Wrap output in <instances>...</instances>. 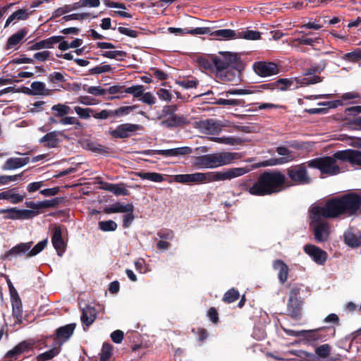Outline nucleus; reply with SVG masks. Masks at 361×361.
Returning a JSON list of instances; mask_svg holds the SVG:
<instances>
[{"instance_id":"e433bc0d","label":"nucleus","mask_w":361,"mask_h":361,"mask_svg":"<svg viewBox=\"0 0 361 361\" xmlns=\"http://www.w3.org/2000/svg\"><path fill=\"white\" fill-rule=\"evenodd\" d=\"M213 104L219 105V106H245V102L243 99H228V97H226V99H215V101L213 102Z\"/></svg>"},{"instance_id":"a18cd8bd","label":"nucleus","mask_w":361,"mask_h":361,"mask_svg":"<svg viewBox=\"0 0 361 361\" xmlns=\"http://www.w3.org/2000/svg\"><path fill=\"white\" fill-rule=\"evenodd\" d=\"M295 80L297 82L301 85H308L321 82L322 81V78L318 75H312L300 80L295 78Z\"/></svg>"},{"instance_id":"bb28decb","label":"nucleus","mask_w":361,"mask_h":361,"mask_svg":"<svg viewBox=\"0 0 361 361\" xmlns=\"http://www.w3.org/2000/svg\"><path fill=\"white\" fill-rule=\"evenodd\" d=\"M273 268L278 271V278L281 284H284L288 279L289 268L281 259H276L273 262Z\"/></svg>"},{"instance_id":"603ef678","label":"nucleus","mask_w":361,"mask_h":361,"mask_svg":"<svg viewBox=\"0 0 361 361\" xmlns=\"http://www.w3.org/2000/svg\"><path fill=\"white\" fill-rule=\"evenodd\" d=\"M144 87L141 85H133L125 88L124 92L131 94L134 97H140L143 94Z\"/></svg>"},{"instance_id":"423d86ee","label":"nucleus","mask_w":361,"mask_h":361,"mask_svg":"<svg viewBox=\"0 0 361 361\" xmlns=\"http://www.w3.org/2000/svg\"><path fill=\"white\" fill-rule=\"evenodd\" d=\"M178 110V106L173 105L164 106L161 110L160 118L163 119L161 125L165 128L171 129L185 126L190 123V121L187 116L183 114H178L176 112Z\"/></svg>"},{"instance_id":"bf43d9fd","label":"nucleus","mask_w":361,"mask_h":361,"mask_svg":"<svg viewBox=\"0 0 361 361\" xmlns=\"http://www.w3.org/2000/svg\"><path fill=\"white\" fill-rule=\"evenodd\" d=\"M47 243V238L37 243V245L28 252L27 257H33L39 254L45 248Z\"/></svg>"},{"instance_id":"f3484780","label":"nucleus","mask_w":361,"mask_h":361,"mask_svg":"<svg viewBox=\"0 0 361 361\" xmlns=\"http://www.w3.org/2000/svg\"><path fill=\"white\" fill-rule=\"evenodd\" d=\"M34 343L30 341H23L8 350L5 357L10 360H17L23 353H27L32 350Z\"/></svg>"},{"instance_id":"f704fd0d","label":"nucleus","mask_w":361,"mask_h":361,"mask_svg":"<svg viewBox=\"0 0 361 361\" xmlns=\"http://www.w3.org/2000/svg\"><path fill=\"white\" fill-rule=\"evenodd\" d=\"M30 87L32 90L33 95H44L49 96L51 94L52 90L46 87L44 82L40 81H34L31 83Z\"/></svg>"},{"instance_id":"37998d69","label":"nucleus","mask_w":361,"mask_h":361,"mask_svg":"<svg viewBox=\"0 0 361 361\" xmlns=\"http://www.w3.org/2000/svg\"><path fill=\"white\" fill-rule=\"evenodd\" d=\"M240 297V293L238 290L232 288L227 290L223 297V301L226 303H232L237 300Z\"/></svg>"},{"instance_id":"0e129e2a","label":"nucleus","mask_w":361,"mask_h":361,"mask_svg":"<svg viewBox=\"0 0 361 361\" xmlns=\"http://www.w3.org/2000/svg\"><path fill=\"white\" fill-rule=\"evenodd\" d=\"M71 12L70 5L66 4L61 7L56 8L52 13L49 20L54 18H59L60 16Z\"/></svg>"},{"instance_id":"dca6fc26","label":"nucleus","mask_w":361,"mask_h":361,"mask_svg":"<svg viewBox=\"0 0 361 361\" xmlns=\"http://www.w3.org/2000/svg\"><path fill=\"white\" fill-rule=\"evenodd\" d=\"M335 157L340 161H348L353 165L361 166V152L347 149L335 152Z\"/></svg>"},{"instance_id":"7c9ffc66","label":"nucleus","mask_w":361,"mask_h":361,"mask_svg":"<svg viewBox=\"0 0 361 361\" xmlns=\"http://www.w3.org/2000/svg\"><path fill=\"white\" fill-rule=\"evenodd\" d=\"M30 162L29 157H11L8 159L2 166L3 170H13L23 167Z\"/></svg>"},{"instance_id":"a211bd4d","label":"nucleus","mask_w":361,"mask_h":361,"mask_svg":"<svg viewBox=\"0 0 361 361\" xmlns=\"http://www.w3.org/2000/svg\"><path fill=\"white\" fill-rule=\"evenodd\" d=\"M304 252L308 255L314 262L320 265L326 262L328 257L326 252L312 244L305 245Z\"/></svg>"},{"instance_id":"a19ab883","label":"nucleus","mask_w":361,"mask_h":361,"mask_svg":"<svg viewBox=\"0 0 361 361\" xmlns=\"http://www.w3.org/2000/svg\"><path fill=\"white\" fill-rule=\"evenodd\" d=\"M60 351H61L60 348H56V347L53 348L44 353L39 354L36 357L37 361L50 360L52 358H54V357H56V355H58L59 354Z\"/></svg>"},{"instance_id":"8fccbe9b","label":"nucleus","mask_w":361,"mask_h":361,"mask_svg":"<svg viewBox=\"0 0 361 361\" xmlns=\"http://www.w3.org/2000/svg\"><path fill=\"white\" fill-rule=\"evenodd\" d=\"M99 228L103 231H114L116 230L117 224L113 220L102 221L98 223Z\"/></svg>"},{"instance_id":"0eeeda50","label":"nucleus","mask_w":361,"mask_h":361,"mask_svg":"<svg viewBox=\"0 0 361 361\" xmlns=\"http://www.w3.org/2000/svg\"><path fill=\"white\" fill-rule=\"evenodd\" d=\"M252 169V167L250 166H245L244 167L227 169L222 171L207 172V183L231 180L249 173Z\"/></svg>"},{"instance_id":"338daca9","label":"nucleus","mask_w":361,"mask_h":361,"mask_svg":"<svg viewBox=\"0 0 361 361\" xmlns=\"http://www.w3.org/2000/svg\"><path fill=\"white\" fill-rule=\"evenodd\" d=\"M123 184H113L111 192L116 196L119 195H128L129 191L122 186Z\"/></svg>"},{"instance_id":"ddd939ff","label":"nucleus","mask_w":361,"mask_h":361,"mask_svg":"<svg viewBox=\"0 0 361 361\" xmlns=\"http://www.w3.org/2000/svg\"><path fill=\"white\" fill-rule=\"evenodd\" d=\"M142 129L143 127L141 125L126 123L118 125L114 130H109V133L114 139H125Z\"/></svg>"},{"instance_id":"ea45409f","label":"nucleus","mask_w":361,"mask_h":361,"mask_svg":"<svg viewBox=\"0 0 361 361\" xmlns=\"http://www.w3.org/2000/svg\"><path fill=\"white\" fill-rule=\"evenodd\" d=\"M83 40L82 39L76 38L68 42L67 41L62 39L59 44L58 48L62 51H66L70 48H78L82 44Z\"/></svg>"},{"instance_id":"4be33fe9","label":"nucleus","mask_w":361,"mask_h":361,"mask_svg":"<svg viewBox=\"0 0 361 361\" xmlns=\"http://www.w3.org/2000/svg\"><path fill=\"white\" fill-rule=\"evenodd\" d=\"M216 76L223 82H240V75L236 70L228 68L221 71H216Z\"/></svg>"},{"instance_id":"aec40b11","label":"nucleus","mask_w":361,"mask_h":361,"mask_svg":"<svg viewBox=\"0 0 361 361\" xmlns=\"http://www.w3.org/2000/svg\"><path fill=\"white\" fill-rule=\"evenodd\" d=\"M75 327L76 324L72 323L58 328L55 332L54 339L61 344L66 342L73 336Z\"/></svg>"},{"instance_id":"473e14b6","label":"nucleus","mask_w":361,"mask_h":361,"mask_svg":"<svg viewBox=\"0 0 361 361\" xmlns=\"http://www.w3.org/2000/svg\"><path fill=\"white\" fill-rule=\"evenodd\" d=\"M344 242L351 247H357L361 245V235H357L350 231L344 233Z\"/></svg>"},{"instance_id":"1a4fd4ad","label":"nucleus","mask_w":361,"mask_h":361,"mask_svg":"<svg viewBox=\"0 0 361 361\" xmlns=\"http://www.w3.org/2000/svg\"><path fill=\"white\" fill-rule=\"evenodd\" d=\"M331 329L329 326H323L312 330H302L292 335L302 337L307 343H316L319 341H326L329 338V335L326 333L328 330Z\"/></svg>"},{"instance_id":"5701e85b","label":"nucleus","mask_w":361,"mask_h":361,"mask_svg":"<svg viewBox=\"0 0 361 361\" xmlns=\"http://www.w3.org/2000/svg\"><path fill=\"white\" fill-rule=\"evenodd\" d=\"M63 39H65V37L62 35L52 36L35 43L33 45L29 47V49L39 50L42 49H51L54 47V44L60 43V42Z\"/></svg>"},{"instance_id":"f03ea898","label":"nucleus","mask_w":361,"mask_h":361,"mask_svg":"<svg viewBox=\"0 0 361 361\" xmlns=\"http://www.w3.org/2000/svg\"><path fill=\"white\" fill-rule=\"evenodd\" d=\"M286 175L280 171H265L253 183L252 192L259 197L276 195L286 189Z\"/></svg>"},{"instance_id":"13d9d810","label":"nucleus","mask_w":361,"mask_h":361,"mask_svg":"<svg viewBox=\"0 0 361 361\" xmlns=\"http://www.w3.org/2000/svg\"><path fill=\"white\" fill-rule=\"evenodd\" d=\"M136 106H123L113 110V116H123L133 111Z\"/></svg>"},{"instance_id":"58836bf2","label":"nucleus","mask_w":361,"mask_h":361,"mask_svg":"<svg viewBox=\"0 0 361 361\" xmlns=\"http://www.w3.org/2000/svg\"><path fill=\"white\" fill-rule=\"evenodd\" d=\"M339 54H342L340 57L345 61L352 62V63H357L361 61V49L357 48L352 52H348L346 54H343L342 51H340Z\"/></svg>"},{"instance_id":"49530a36","label":"nucleus","mask_w":361,"mask_h":361,"mask_svg":"<svg viewBox=\"0 0 361 361\" xmlns=\"http://www.w3.org/2000/svg\"><path fill=\"white\" fill-rule=\"evenodd\" d=\"M214 56H212L211 59L205 57H200L197 59V63L200 66L204 68L205 70L212 71L215 68Z\"/></svg>"},{"instance_id":"9d476101","label":"nucleus","mask_w":361,"mask_h":361,"mask_svg":"<svg viewBox=\"0 0 361 361\" xmlns=\"http://www.w3.org/2000/svg\"><path fill=\"white\" fill-rule=\"evenodd\" d=\"M71 113L72 109L68 105L61 103L54 104L51 108V116L48 118V123L66 126V123H63V120L65 118H69L68 114Z\"/></svg>"},{"instance_id":"20e7f679","label":"nucleus","mask_w":361,"mask_h":361,"mask_svg":"<svg viewBox=\"0 0 361 361\" xmlns=\"http://www.w3.org/2000/svg\"><path fill=\"white\" fill-rule=\"evenodd\" d=\"M214 63L216 71L231 68L238 73H242L245 68V63L241 60L240 54L231 51H220L219 56H214Z\"/></svg>"},{"instance_id":"052dcab7","label":"nucleus","mask_w":361,"mask_h":361,"mask_svg":"<svg viewBox=\"0 0 361 361\" xmlns=\"http://www.w3.org/2000/svg\"><path fill=\"white\" fill-rule=\"evenodd\" d=\"M40 214L39 211L19 209L18 219H30Z\"/></svg>"},{"instance_id":"4d7b16f0","label":"nucleus","mask_w":361,"mask_h":361,"mask_svg":"<svg viewBox=\"0 0 361 361\" xmlns=\"http://www.w3.org/2000/svg\"><path fill=\"white\" fill-rule=\"evenodd\" d=\"M74 111L82 119H88L91 116V114L94 112V110L90 108H82L79 106L74 107Z\"/></svg>"},{"instance_id":"680f3d73","label":"nucleus","mask_w":361,"mask_h":361,"mask_svg":"<svg viewBox=\"0 0 361 361\" xmlns=\"http://www.w3.org/2000/svg\"><path fill=\"white\" fill-rule=\"evenodd\" d=\"M83 90L94 96H103L106 93V90L102 88L100 86H91L86 89V85H84Z\"/></svg>"},{"instance_id":"6e6d98bb","label":"nucleus","mask_w":361,"mask_h":361,"mask_svg":"<svg viewBox=\"0 0 361 361\" xmlns=\"http://www.w3.org/2000/svg\"><path fill=\"white\" fill-rule=\"evenodd\" d=\"M211 140L212 141L223 143L226 145H234L236 144H239L240 142V138L233 137H212Z\"/></svg>"},{"instance_id":"b1692460","label":"nucleus","mask_w":361,"mask_h":361,"mask_svg":"<svg viewBox=\"0 0 361 361\" xmlns=\"http://www.w3.org/2000/svg\"><path fill=\"white\" fill-rule=\"evenodd\" d=\"M32 242L21 243L12 247L11 250L4 253V259L11 260L12 257L18 255L24 254L27 252L32 247Z\"/></svg>"},{"instance_id":"5fc2aeb1","label":"nucleus","mask_w":361,"mask_h":361,"mask_svg":"<svg viewBox=\"0 0 361 361\" xmlns=\"http://www.w3.org/2000/svg\"><path fill=\"white\" fill-rule=\"evenodd\" d=\"M16 188H13L8 190V199L12 204H18L23 201L25 195L15 193Z\"/></svg>"},{"instance_id":"6e6552de","label":"nucleus","mask_w":361,"mask_h":361,"mask_svg":"<svg viewBox=\"0 0 361 361\" xmlns=\"http://www.w3.org/2000/svg\"><path fill=\"white\" fill-rule=\"evenodd\" d=\"M307 161L300 164L293 165L286 169V174L291 181L290 185H307L311 183L312 178L308 175L307 170Z\"/></svg>"},{"instance_id":"f257e3e1","label":"nucleus","mask_w":361,"mask_h":361,"mask_svg":"<svg viewBox=\"0 0 361 361\" xmlns=\"http://www.w3.org/2000/svg\"><path fill=\"white\" fill-rule=\"evenodd\" d=\"M360 205L361 196L356 192H348L327 200L323 206H312L309 214L315 240L324 243L329 238V224L322 219L354 216L357 214Z\"/></svg>"},{"instance_id":"39448f33","label":"nucleus","mask_w":361,"mask_h":361,"mask_svg":"<svg viewBox=\"0 0 361 361\" xmlns=\"http://www.w3.org/2000/svg\"><path fill=\"white\" fill-rule=\"evenodd\" d=\"M338 158L335 153L332 156H324L311 159L307 161L308 168L317 169L322 174L335 176L341 172V169L337 162Z\"/></svg>"},{"instance_id":"7ed1b4c3","label":"nucleus","mask_w":361,"mask_h":361,"mask_svg":"<svg viewBox=\"0 0 361 361\" xmlns=\"http://www.w3.org/2000/svg\"><path fill=\"white\" fill-rule=\"evenodd\" d=\"M240 158L237 152H221L197 157L194 164L200 169H214L231 164Z\"/></svg>"},{"instance_id":"79ce46f5","label":"nucleus","mask_w":361,"mask_h":361,"mask_svg":"<svg viewBox=\"0 0 361 361\" xmlns=\"http://www.w3.org/2000/svg\"><path fill=\"white\" fill-rule=\"evenodd\" d=\"M127 52L125 51H104L101 53V56L105 58L123 61L127 56Z\"/></svg>"},{"instance_id":"2eb2a0df","label":"nucleus","mask_w":361,"mask_h":361,"mask_svg":"<svg viewBox=\"0 0 361 361\" xmlns=\"http://www.w3.org/2000/svg\"><path fill=\"white\" fill-rule=\"evenodd\" d=\"M80 320L82 324L83 330L87 331L89 327L94 322L97 317V311L94 307L86 305L80 308Z\"/></svg>"},{"instance_id":"393cba45","label":"nucleus","mask_w":361,"mask_h":361,"mask_svg":"<svg viewBox=\"0 0 361 361\" xmlns=\"http://www.w3.org/2000/svg\"><path fill=\"white\" fill-rule=\"evenodd\" d=\"M302 304L301 300L288 299L287 303L288 314L294 319H299L301 318L302 314Z\"/></svg>"},{"instance_id":"c9c22d12","label":"nucleus","mask_w":361,"mask_h":361,"mask_svg":"<svg viewBox=\"0 0 361 361\" xmlns=\"http://www.w3.org/2000/svg\"><path fill=\"white\" fill-rule=\"evenodd\" d=\"M59 134V132L57 131H52L48 133L46 135H44L42 137H41L39 142L41 143L47 142L46 146L49 148L56 147L59 142V140L58 138Z\"/></svg>"},{"instance_id":"2f4dec72","label":"nucleus","mask_w":361,"mask_h":361,"mask_svg":"<svg viewBox=\"0 0 361 361\" xmlns=\"http://www.w3.org/2000/svg\"><path fill=\"white\" fill-rule=\"evenodd\" d=\"M210 35L219 39H237V31L231 29H221L212 31Z\"/></svg>"},{"instance_id":"cd10ccee","label":"nucleus","mask_w":361,"mask_h":361,"mask_svg":"<svg viewBox=\"0 0 361 361\" xmlns=\"http://www.w3.org/2000/svg\"><path fill=\"white\" fill-rule=\"evenodd\" d=\"M12 314L16 319V323L21 324L23 322V305L18 294L11 299Z\"/></svg>"},{"instance_id":"de8ad7c7","label":"nucleus","mask_w":361,"mask_h":361,"mask_svg":"<svg viewBox=\"0 0 361 361\" xmlns=\"http://www.w3.org/2000/svg\"><path fill=\"white\" fill-rule=\"evenodd\" d=\"M331 346L328 344H322L319 346H317L315 350V354L321 358H326L331 353Z\"/></svg>"},{"instance_id":"c756f323","label":"nucleus","mask_w":361,"mask_h":361,"mask_svg":"<svg viewBox=\"0 0 361 361\" xmlns=\"http://www.w3.org/2000/svg\"><path fill=\"white\" fill-rule=\"evenodd\" d=\"M104 212L108 214L113 213L133 212L134 206L130 203L124 205L123 203L117 202L109 207H105Z\"/></svg>"},{"instance_id":"a878e982","label":"nucleus","mask_w":361,"mask_h":361,"mask_svg":"<svg viewBox=\"0 0 361 361\" xmlns=\"http://www.w3.org/2000/svg\"><path fill=\"white\" fill-rule=\"evenodd\" d=\"M28 34V29L23 27L13 34L7 40L6 49L15 48L16 46L23 42V39Z\"/></svg>"},{"instance_id":"412c9836","label":"nucleus","mask_w":361,"mask_h":361,"mask_svg":"<svg viewBox=\"0 0 361 361\" xmlns=\"http://www.w3.org/2000/svg\"><path fill=\"white\" fill-rule=\"evenodd\" d=\"M198 128L202 133L209 135H218L221 130V126L212 118L200 121Z\"/></svg>"},{"instance_id":"9b49d317","label":"nucleus","mask_w":361,"mask_h":361,"mask_svg":"<svg viewBox=\"0 0 361 361\" xmlns=\"http://www.w3.org/2000/svg\"><path fill=\"white\" fill-rule=\"evenodd\" d=\"M253 71L259 77L267 78L277 75L279 66L274 62L267 61H255L252 64Z\"/></svg>"},{"instance_id":"c85d7f7f","label":"nucleus","mask_w":361,"mask_h":361,"mask_svg":"<svg viewBox=\"0 0 361 361\" xmlns=\"http://www.w3.org/2000/svg\"><path fill=\"white\" fill-rule=\"evenodd\" d=\"M298 32L302 34V36L293 40V42H297L298 44L313 47L315 44H320L322 42V39L321 37H308L309 35H313V33L311 32H305V31L301 30L298 31Z\"/></svg>"},{"instance_id":"6ab92c4d","label":"nucleus","mask_w":361,"mask_h":361,"mask_svg":"<svg viewBox=\"0 0 361 361\" xmlns=\"http://www.w3.org/2000/svg\"><path fill=\"white\" fill-rule=\"evenodd\" d=\"M51 243L58 255L61 256L66 251V245L62 238L61 226H56L53 228Z\"/></svg>"},{"instance_id":"4468645a","label":"nucleus","mask_w":361,"mask_h":361,"mask_svg":"<svg viewBox=\"0 0 361 361\" xmlns=\"http://www.w3.org/2000/svg\"><path fill=\"white\" fill-rule=\"evenodd\" d=\"M173 180L176 183L182 184L207 183V172H196L194 173L178 174L173 176Z\"/></svg>"},{"instance_id":"3c124183","label":"nucleus","mask_w":361,"mask_h":361,"mask_svg":"<svg viewBox=\"0 0 361 361\" xmlns=\"http://www.w3.org/2000/svg\"><path fill=\"white\" fill-rule=\"evenodd\" d=\"M157 236L163 240L171 241L175 237L174 232L169 228H161L157 233Z\"/></svg>"},{"instance_id":"f8f14e48","label":"nucleus","mask_w":361,"mask_h":361,"mask_svg":"<svg viewBox=\"0 0 361 361\" xmlns=\"http://www.w3.org/2000/svg\"><path fill=\"white\" fill-rule=\"evenodd\" d=\"M276 152L278 153V154L282 156V157L271 158L269 159L265 160L262 162L261 166L266 167L281 165L292 161L295 159V156L293 151L290 150L286 147H277L276 148Z\"/></svg>"},{"instance_id":"e2e57ef3","label":"nucleus","mask_w":361,"mask_h":361,"mask_svg":"<svg viewBox=\"0 0 361 361\" xmlns=\"http://www.w3.org/2000/svg\"><path fill=\"white\" fill-rule=\"evenodd\" d=\"M251 179L242 180L238 183V187L240 190L248 192L250 195L257 196V194L252 192L253 185H251Z\"/></svg>"},{"instance_id":"c03bdc74","label":"nucleus","mask_w":361,"mask_h":361,"mask_svg":"<svg viewBox=\"0 0 361 361\" xmlns=\"http://www.w3.org/2000/svg\"><path fill=\"white\" fill-rule=\"evenodd\" d=\"M90 17V13H73L70 15H66L63 16L58 22L63 23L64 22L72 20H82Z\"/></svg>"},{"instance_id":"72a5a7b5","label":"nucleus","mask_w":361,"mask_h":361,"mask_svg":"<svg viewBox=\"0 0 361 361\" xmlns=\"http://www.w3.org/2000/svg\"><path fill=\"white\" fill-rule=\"evenodd\" d=\"M261 38V32L257 30H249L247 28L237 31V39H244L247 40H257Z\"/></svg>"},{"instance_id":"864d4df0","label":"nucleus","mask_w":361,"mask_h":361,"mask_svg":"<svg viewBox=\"0 0 361 361\" xmlns=\"http://www.w3.org/2000/svg\"><path fill=\"white\" fill-rule=\"evenodd\" d=\"M63 197H57L51 200L42 201V209L56 208L59 204L63 202Z\"/></svg>"},{"instance_id":"69168bd1","label":"nucleus","mask_w":361,"mask_h":361,"mask_svg":"<svg viewBox=\"0 0 361 361\" xmlns=\"http://www.w3.org/2000/svg\"><path fill=\"white\" fill-rule=\"evenodd\" d=\"M63 122L66 123V126L74 125L75 130H81L83 128L82 123L76 117H74V116H71L69 118H65L63 120Z\"/></svg>"},{"instance_id":"09e8293b","label":"nucleus","mask_w":361,"mask_h":361,"mask_svg":"<svg viewBox=\"0 0 361 361\" xmlns=\"http://www.w3.org/2000/svg\"><path fill=\"white\" fill-rule=\"evenodd\" d=\"M18 212L19 209H17L16 207L0 209V214H5V215L4 216V219H18Z\"/></svg>"},{"instance_id":"774afa93","label":"nucleus","mask_w":361,"mask_h":361,"mask_svg":"<svg viewBox=\"0 0 361 361\" xmlns=\"http://www.w3.org/2000/svg\"><path fill=\"white\" fill-rule=\"evenodd\" d=\"M32 13V11L29 12L27 9L20 8L13 12V14L16 18V20H25L30 17Z\"/></svg>"},{"instance_id":"4c0bfd02","label":"nucleus","mask_w":361,"mask_h":361,"mask_svg":"<svg viewBox=\"0 0 361 361\" xmlns=\"http://www.w3.org/2000/svg\"><path fill=\"white\" fill-rule=\"evenodd\" d=\"M86 147L94 153L102 155H108L111 152V149L109 147H104L102 145L92 141H87L86 143Z\"/></svg>"}]
</instances>
